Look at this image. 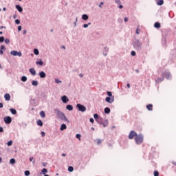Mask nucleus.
<instances>
[{"label": "nucleus", "instance_id": "obj_5", "mask_svg": "<svg viewBox=\"0 0 176 176\" xmlns=\"http://www.w3.org/2000/svg\"><path fill=\"white\" fill-rule=\"evenodd\" d=\"M138 134H137L136 132H135L134 131H131V132L129 133V135L128 136L129 140H133V138H135L137 137Z\"/></svg>", "mask_w": 176, "mask_h": 176}, {"label": "nucleus", "instance_id": "obj_14", "mask_svg": "<svg viewBox=\"0 0 176 176\" xmlns=\"http://www.w3.org/2000/svg\"><path fill=\"white\" fill-rule=\"evenodd\" d=\"M15 8L18 10V12H19V13H21V12H23V7L20 6V5H16Z\"/></svg>", "mask_w": 176, "mask_h": 176}, {"label": "nucleus", "instance_id": "obj_1", "mask_svg": "<svg viewBox=\"0 0 176 176\" xmlns=\"http://www.w3.org/2000/svg\"><path fill=\"white\" fill-rule=\"evenodd\" d=\"M54 111L56 113L58 118H60L61 120H63V122H67V123H69V120L68 118H67V116H65V114L63 113V111H60L58 109H54Z\"/></svg>", "mask_w": 176, "mask_h": 176}, {"label": "nucleus", "instance_id": "obj_42", "mask_svg": "<svg viewBox=\"0 0 176 176\" xmlns=\"http://www.w3.org/2000/svg\"><path fill=\"white\" fill-rule=\"evenodd\" d=\"M24 174H25V176H29L30 174V170H25Z\"/></svg>", "mask_w": 176, "mask_h": 176}, {"label": "nucleus", "instance_id": "obj_33", "mask_svg": "<svg viewBox=\"0 0 176 176\" xmlns=\"http://www.w3.org/2000/svg\"><path fill=\"white\" fill-rule=\"evenodd\" d=\"M32 86H38V82L36 81V80H33L32 82Z\"/></svg>", "mask_w": 176, "mask_h": 176}, {"label": "nucleus", "instance_id": "obj_9", "mask_svg": "<svg viewBox=\"0 0 176 176\" xmlns=\"http://www.w3.org/2000/svg\"><path fill=\"white\" fill-rule=\"evenodd\" d=\"M61 101L63 102V104H67L68 101H69V99L68 98V96L64 95L60 98Z\"/></svg>", "mask_w": 176, "mask_h": 176}, {"label": "nucleus", "instance_id": "obj_13", "mask_svg": "<svg viewBox=\"0 0 176 176\" xmlns=\"http://www.w3.org/2000/svg\"><path fill=\"white\" fill-rule=\"evenodd\" d=\"M109 50V48L108 47H104L103 49V54L107 56L108 55V52Z\"/></svg>", "mask_w": 176, "mask_h": 176}, {"label": "nucleus", "instance_id": "obj_7", "mask_svg": "<svg viewBox=\"0 0 176 176\" xmlns=\"http://www.w3.org/2000/svg\"><path fill=\"white\" fill-rule=\"evenodd\" d=\"M3 121L6 123V124H10L12 123V117L10 116L4 117Z\"/></svg>", "mask_w": 176, "mask_h": 176}, {"label": "nucleus", "instance_id": "obj_25", "mask_svg": "<svg viewBox=\"0 0 176 176\" xmlns=\"http://www.w3.org/2000/svg\"><path fill=\"white\" fill-rule=\"evenodd\" d=\"M154 27H155V28H160V27H161L160 23L155 22V24H154Z\"/></svg>", "mask_w": 176, "mask_h": 176}, {"label": "nucleus", "instance_id": "obj_39", "mask_svg": "<svg viewBox=\"0 0 176 176\" xmlns=\"http://www.w3.org/2000/svg\"><path fill=\"white\" fill-rule=\"evenodd\" d=\"M4 41L6 45H9V43H10V40L9 38H6Z\"/></svg>", "mask_w": 176, "mask_h": 176}, {"label": "nucleus", "instance_id": "obj_3", "mask_svg": "<svg viewBox=\"0 0 176 176\" xmlns=\"http://www.w3.org/2000/svg\"><path fill=\"white\" fill-rule=\"evenodd\" d=\"M135 142L137 145H141L144 142V135L140 133L135 138Z\"/></svg>", "mask_w": 176, "mask_h": 176}, {"label": "nucleus", "instance_id": "obj_43", "mask_svg": "<svg viewBox=\"0 0 176 176\" xmlns=\"http://www.w3.org/2000/svg\"><path fill=\"white\" fill-rule=\"evenodd\" d=\"M80 137H82V135H80V134L79 133L76 135V138H78L80 141Z\"/></svg>", "mask_w": 176, "mask_h": 176}, {"label": "nucleus", "instance_id": "obj_37", "mask_svg": "<svg viewBox=\"0 0 176 176\" xmlns=\"http://www.w3.org/2000/svg\"><path fill=\"white\" fill-rule=\"evenodd\" d=\"M41 173H42V174H43L44 175H46V173H47V169L43 168V169L41 170Z\"/></svg>", "mask_w": 176, "mask_h": 176}, {"label": "nucleus", "instance_id": "obj_16", "mask_svg": "<svg viewBox=\"0 0 176 176\" xmlns=\"http://www.w3.org/2000/svg\"><path fill=\"white\" fill-rule=\"evenodd\" d=\"M146 108L148 111H153V105H152L151 104H147Z\"/></svg>", "mask_w": 176, "mask_h": 176}, {"label": "nucleus", "instance_id": "obj_63", "mask_svg": "<svg viewBox=\"0 0 176 176\" xmlns=\"http://www.w3.org/2000/svg\"><path fill=\"white\" fill-rule=\"evenodd\" d=\"M79 76H80V78H83V74H80Z\"/></svg>", "mask_w": 176, "mask_h": 176}, {"label": "nucleus", "instance_id": "obj_60", "mask_svg": "<svg viewBox=\"0 0 176 176\" xmlns=\"http://www.w3.org/2000/svg\"><path fill=\"white\" fill-rule=\"evenodd\" d=\"M32 160H34V157H30V162H32Z\"/></svg>", "mask_w": 176, "mask_h": 176}, {"label": "nucleus", "instance_id": "obj_52", "mask_svg": "<svg viewBox=\"0 0 176 176\" xmlns=\"http://www.w3.org/2000/svg\"><path fill=\"white\" fill-rule=\"evenodd\" d=\"M102 5H104V2H101V3H100V5L98 6L99 8H102Z\"/></svg>", "mask_w": 176, "mask_h": 176}, {"label": "nucleus", "instance_id": "obj_45", "mask_svg": "<svg viewBox=\"0 0 176 176\" xmlns=\"http://www.w3.org/2000/svg\"><path fill=\"white\" fill-rule=\"evenodd\" d=\"M116 3H117V5H120V3H122V1H120V0H115Z\"/></svg>", "mask_w": 176, "mask_h": 176}, {"label": "nucleus", "instance_id": "obj_8", "mask_svg": "<svg viewBox=\"0 0 176 176\" xmlns=\"http://www.w3.org/2000/svg\"><path fill=\"white\" fill-rule=\"evenodd\" d=\"M10 54L11 56H18L19 57H21V56H23L21 52H17L16 50L11 51Z\"/></svg>", "mask_w": 176, "mask_h": 176}, {"label": "nucleus", "instance_id": "obj_64", "mask_svg": "<svg viewBox=\"0 0 176 176\" xmlns=\"http://www.w3.org/2000/svg\"><path fill=\"white\" fill-rule=\"evenodd\" d=\"M0 54L1 55L3 54V51H2V50H0Z\"/></svg>", "mask_w": 176, "mask_h": 176}, {"label": "nucleus", "instance_id": "obj_24", "mask_svg": "<svg viewBox=\"0 0 176 176\" xmlns=\"http://www.w3.org/2000/svg\"><path fill=\"white\" fill-rule=\"evenodd\" d=\"M10 111L12 115H16V113H17V111L15 109H10Z\"/></svg>", "mask_w": 176, "mask_h": 176}, {"label": "nucleus", "instance_id": "obj_40", "mask_svg": "<svg viewBox=\"0 0 176 176\" xmlns=\"http://www.w3.org/2000/svg\"><path fill=\"white\" fill-rule=\"evenodd\" d=\"M89 25H91V23H88V24H84L83 28H87Z\"/></svg>", "mask_w": 176, "mask_h": 176}, {"label": "nucleus", "instance_id": "obj_6", "mask_svg": "<svg viewBox=\"0 0 176 176\" xmlns=\"http://www.w3.org/2000/svg\"><path fill=\"white\" fill-rule=\"evenodd\" d=\"M162 76L163 78H166V79H171V73L170 72H164Z\"/></svg>", "mask_w": 176, "mask_h": 176}, {"label": "nucleus", "instance_id": "obj_57", "mask_svg": "<svg viewBox=\"0 0 176 176\" xmlns=\"http://www.w3.org/2000/svg\"><path fill=\"white\" fill-rule=\"evenodd\" d=\"M21 25H19V26H18V31L19 32H20V31H21Z\"/></svg>", "mask_w": 176, "mask_h": 176}, {"label": "nucleus", "instance_id": "obj_26", "mask_svg": "<svg viewBox=\"0 0 176 176\" xmlns=\"http://www.w3.org/2000/svg\"><path fill=\"white\" fill-rule=\"evenodd\" d=\"M94 118L95 120L97 122L100 117V116H98V114L95 113V114H94Z\"/></svg>", "mask_w": 176, "mask_h": 176}, {"label": "nucleus", "instance_id": "obj_48", "mask_svg": "<svg viewBox=\"0 0 176 176\" xmlns=\"http://www.w3.org/2000/svg\"><path fill=\"white\" fill-rule=\"evenodd\" d=\"M15 24H17V25L20 24V20L19 19H16L15 20Z\"/></svg>", "mask_w": 176, "mask_h": 176}, {"label": "nucleus", "instance_id": "obj_2", "mask_svg": "<svg viewBox=\"0 0 176 176\" xmlns=\"http://www.w3.org/2000/svg\"><path fill=\"white\" fill-rule=\"evenodd\" d=\"M132 45L135 50L140 51L141 49H142V42H141L139 39H135L133 41Z\"/></svg>", "mask_w": 176, "mask_h": 176}, {"label": "nucleus", "instance_id": "obj_11", "mask_svg": "<svg viewBox=\"0 0 176 176\" xmlns=\"http://www.w3.org/2000/svg\"><path fill=\"white\" fill-rule=\"evenodd\" d=\"M38 76L41 79H45V78H46V73H45V72H41L38 73Z\"/></svg>", "mask_w": 176, "mask_h": 176}, {"label": "nucleus", "instance_id": "obj_38", "mask_svg": "<svg viewBox=\"0 0 176 176\" xmlns=\"http://www.w3.org/2000/svg\"><path fill=\"white\" fill-rule=\"evenodd\" d=\"M97 145H100L101 144V142H102V140L101 139H97Z\"/></svg>", "mask_w": 176, "mask_h": 176}, {"label": "nucleus", "instance_id": "obj_46", "mask_svg": "<svg viewBox=\"0 0 176 176\" xmlns=\"http://www.w3.org/2000/svg\"><path fill=\"white\" fill-rule=\"evenodd\" d=\"M55 82L56 83H61V80H60L58 78L55 79Z\"/></svg>", "mask_w": 176, "mask_h": 176}, {"label": "nucleus", "instance_id": "obj_10", "mask_svg": "<svg viewBox=\"0 0 176 176\" xmlns=\"http://www.w3.org/2000/svg\"><path fill=\"white\" fill-rule=\"evenodd\" d=\"M105 101H106V102H109V104H112V102H113V101H115V98H113V96H112V98L107 97L105 98Z\"/></svg>", "mask_w": 176, "mask_h": 176}, {"label": "nucleus", "instance_id": "obj_47", "mask_svg": "<svg viewBox=\"0 0 176 176\" xmlns=\"http://www.w3.org/2000/svg\"><path fill=\"white\" fill-rule=\"evenodd\" d=\"M107 96H109V97H111L112 98V92L107 91Z\"/></svg>", "mask_w": 176, "mask_h": 176}, {"label": "nucleus", "instance_id": "obj_44", "mask_svg": "<svg viewBox=\"0 0 176 176\" xmlns=\"http://www.w3.org/2000/svg\"><path fill=\"white\" fill-rule=\"evenodd\" d=\"M153 174H154V176H159V171L155 170Z\"/></svg>", "mask_w": 176, "mask_h": 176}, {"label": "nucleus", "instance_id": "obj_19", "mask_svg": "<svg viewBox=\"0 0 176 176\" xmlns=\"http://www.w3.org/2000/svg\"><path fill=\"white\" fill-rule=\"evenodd\" d=\"M164 80V77L162 76V78H158L157 80H155L156 83H160Z\"/></svg>", "mask_w": 176, "mask_h": 176}, {"label": "nucleus", "instance_id": "obj_29", "mask_svg": "<svg viewBox=\"0 0 176 176\" xmlns=\"http://www.w3.org/2000/svg\"><path fill=\"white\" fill-rule=\"evenodd\" d=\"M10 164H16V160L14 158H11L10 160Z\"/></svg>", "mask_w": 176, "mask_h": 176}, {"label": "nucleus", "instance_id": "obj_18", "mask_svg": "<svg viewBox=\"0 0 176 176\" xmlns=\"http://www.w3.org/2000/svg\"><path fill=\"white\" fill-rule=\"evenodd\" d=\"M66 109H67V111H73L74 110V107L71 104H67L66 106Z\"/></svg>", "mask_w": 176, "mask_h": 176}, {"label": "nucleus", "instance_id": "obj_58", "mask_svg": "<svg viewBox=\"0 0 176 176\" xmlns=\"http://www.w3.org/2000/svg\"><path fill=\"white\" fill-rule=\"evenodd\" d=\"M25 34H27V30H23V34L25 35Z\"/></svg>", "mask_w": 176, "mask_h": 176}, {"label": "nucleus", "instance_id": "obj_4", "mask_svg": "<svg viewBox=\"0 0 176 176\" xmlns=\"http://www.w3.org/2000/svg\"><path fill=\"white\" fill-rule=\"evenodd\" d=\"M76 107L78 109V111H80V112H86V107H85L82 104H80V103L76 104Z\"/></svg>", "mask_w": 176, "mask_h": 176}, {"label": "nucleus", "instance_id": "obj_31", "mask_svg": "<svg viewBox=\"0 0 176 176\" xmlns=\"http://www.w3.org/2000/svg\"><path fill=\"white\" fill-rule=\"evenodd\" d=\"M21 80L22 82H27V76H23L21 77Z\"/></svg>", "mask_w": 176, "mask_h": 176}, {"label": "nucleus", "instance_id": "obj_54", "mask_svg": "<svg viewBox=\"0 0 176 176\" xmlns=\"http://www.w3.org/2000/svg\"><path fill=\"white\" fill-rule=\"evenodd\" d=\"M45 135H46V133L43 131L41 132V136L42 137H45Z\"/></svg>", "mask_w": 176, "mask_h": 176}, {"label": "nucleus", "instance_id": "obj_61", "mask_svg": "<svg viewBox=\"0 0 176 176\" xmlns=\"http://www.w3.org/2000/svg\"><path fill=\"white\" fill-rule=\"evenodd\" d=\"M118 8H119V9H123V6H122V5H120V6H118Z\"/></svg>", "mask_w": 176, "mask_h": 176}, {"label": "nucleus", "instance_id": "obj_28", "mask_svg": "<svg viewBox=\"0 0 176 176\" xmlns=\"http://www.w3.org/2000/svg\"><path fill=\"white\" fill-rule=\"evenodd\" d=\"M163 3H164V1L160 0L157 1V5H158V6H162V5H163Z\"/></svg>", "mask_w": 176, "mask_h": 176}, {"label": "nucleus", "instance_id": "obj_30", "mask_svg": "<svg viewBox=\"0 0 176 176\" xmlns=\"http://www.w3.org/2000/svg\"><path fill=\"white\" fill-rule=\"evenodd\" d=\"M99 124H102V122H104L102 118L100 117L97 121Z\"/></svg>", "mask_w": 176, "mask_h": 176}, {"label": "nucleus", "instance_id": "obj_36", "mask_svg": "<svg viewBox=\"0 0 176 176\" xmlns=\"http://www.w3.org/2000/svg\"><path fill=\"white\" fill-rule=\"evenodd\" d=\"M68 171L69 173H72V171H74V167L73 166H69L68 167Z\"/></svg>", "mask_w": 176, "mask_h": 176}, {"label": "nucleus", "instance_id": "obj_22", "mask_svg": "<svg viewBox=\"0 0 176 176\" xmlns=\"http://www.w3.org/2000/svg\"><path fill=\"white\" fill-rule=\"evenodd\" d=\"M36 65H43V61H42V59H40L39 60L36 61Z\"/></svg>", "mask_w": 176, "mask_h": 176}, {"label": "nucleus", "instance_id": "obj_51", "mask_svg": "<svg viewBox=\"0 0 176 176\" xmlns=\"http://www.w3.org/2000/svg\"><path fill=\"white\" fill-rule=\"evenodd\" d=\"M124 21H125V23H127V21H129V18L128 17H124Z\"/></svg>", "mask_w": 176, "mask_h": 176}, {"label": "nucleus", "instance_id": "obj_15", "mask_svg": "<svg viewBox=\"0 0 176 176\" xmlns=\"http://www.w3.org/2000/svg\"><path fill=\"white\" fill-rule=\"evenodd\" d=\"M64 130H67V125L65 124H62L60 125V131H64Z\"/></svg>", "mask_w": 176, "mask_h": 176}, {"label": "nucleus", "instance_id": "obj_23", "mask_svg": "<svg viewBox=\"0 0 176 176\" xmlns=\"http://www.w3.org/2000/svg\"><path fill=\"white\" fill-rule=\"evenodd\" d=\"M104 113H111V109H109V107L104 108Z\"/></svg>", "mask_w": 176, "mask_h": 176}, {"label": "nucleus", "instance_id": "obj_49", "mask_svg": "<svg viewBox=\"0 0 176 176\" xmlns=\"http://www.w3.org/2000/svg\"><path fill=\"white\" fill-rule=\"evenodd\" d=\"M131 56H135L136 53L135 52V51H131Z\"/></svg>", "mask_w": 176, "mask_h": 176}, {"label": "nucleus", "instance_id": "obj_59", "mask_svg": "<svg viewBox=\"0 0 176 176\" xmlns=\"http://www.w3.org/2000/svg\"><path fill=\"white\" fill-rule=\"evenodd\" d=\"M13 19H17V15H16V14H14V15H13Z\"/></svg>", "mask_w": 176, "mask_h": 176}, {"label": "nucleus", "instance_id": "obj_34", "mask_svg": "<svg viewBox=\"0 0 176 176\" xmlns=\"http://www.w3.org/2000/svg\"><path fill=\"white\" fill-rule=\"evenodd\" d=\"M103 125V127H107L108 126V120H106L104 122H103L102 124H100Z\"/></svg>", "mask_w": 176, "mask_h": 176}, {"label": "nucleus", "instance_id": "obj_17", "mask_svg": "<svg viewBox=\"0 0 176 176\" xmlns=\"http://www.w3.org/2000/svg\"><path fill=\"white\" fill-rule=\"evenodd\" d=\"M4 98L6 101H9L10 100V95L9 94H6L4 95Z\"/></svg>", "mask_w": 176, "mask_h": 176}, {"label": "nucleus", "instance_id": "obj_50", "mask_svg": "<svg viewBox=\"0 0 176 176\" xmlns=\"http://www.w3.org/2000/svg\"><path fill=\"white\" fill-rule=\"evenodd\" d=\"M76 23H78V18H76V21L74 23V27H76Z\"/></svg>", "mask_w": 176, "mask_h": 176}, {"label": "nucleus", "instance_id": "obj_27", "mask_svg": "<svg viewBox=\"0 0 176 176\" xmlns=\"http://www.w3.org/2000/svg\"><path fill=\"white\" fill-rule=\"evenodd\" d=\"M40 116H41V118H45V117L46 116V113H45L44 111H41L40 112Z\"/></svg>", "mask_w": 176, "mask_h": 176}, {"label": "nucleus", "instance_id": "obj_53", "mask_svg": "<svg viewBox=\"0 0 176 176\" xmlns=\"http://www.w3.org/2000/svg\"><path fill=\"white\" fill-rule=\"evenodd\" d=\"M89 122H91V123H94V119H93V118H90L89 119Z\"/></svg>", "mask_w": 176, "mask_h": 176}, {"label": "nucleus", "instance_id": "obj_20", "mask_svg": "<svg viewBox=\"0 0 176 176\" xmlns=\"http://www.w3.org/2000/svg\"><path fill=\"white\" fill-rule=\"evenodd\" d=\"M82 20H89V15L86 14H84L82 15Z\"/></svg>", "mask_w": 176, "mask_h": 176}, {"label": "nucleus", "instance_id": "obj_32", "mask_svg": "<svg viewBox=\"0 0 176 176\" xmlns=\"http://www.w3.org/2000/svg\"><path fill=\"white\" fill-rule=\"evenodd\" d=\"M34 53L36 56H38L39 54V50H38V49L35 48L34 50Z\"/></svg>", "mask_w": 176, "mask_h": 176}, {"label": "nucleus", "instance_id": "obj_55", "mask_svg": "<svg viewBox=\"0 0 176 176\" xmlns=\"http://www.w3.org/2000/svg\"><path fill=\"white\" fill-rule=\"evenodd\" d=\"M6 48H5V45H1V50H5Z\"/></svg>", "mask_w": 176, "mask_h": 176}, {"label": "nucleus", "instance_id": "obj_41", "mask_svg": "<svg viewBox=\"0 0 176 176\" xmlns=\"http://www.w3.org/2000/svg\"><path fill=\"white\" fill-rule=\"evenodd\" d=\"M5 41V37L3 36H1L0 37V43H2V42Z\"/></svg>", "mask_w": 176, "mask_h": 176}, {"label": "nucleus", "instance_id": "obj_62", "mask_svg": "<svg viewBox=\"0 0 176 176\" xmlns=\"http://www.w3.org/2000/svg\"><path fill=\"white\" fill-rule=\"evenodd\" d=\"M0 108H3V103H0Z\"/></svg>", "mask_w": 176, "mask_h": 176}, {"label": "nucleus", "instance_id": "obj_35", "mask_svg": "<svg viewBox=\"0 0 176 176\" xmlns=\"http://www.w3.org/2000/svg\"><path fill=\"white\" fill-rule=\"evenodd\" d=\"M7 145L8 146H12V145H13V141H12V140L8 141L7 143Z\"/></svg>", "mask_w": 176, "mask_h": 176}, {"label": "nucleus", "instance_id": "obj_21", "mask_svg": "<svg viewBox=\"0 0 176 176\" xmlns=\"http://www.w3.org/2000/svg\"><path fill=\"white\" fill-rule=\"evenodd\" d=\"M37 125L40 126L41 127H42V126H43V122H42V120H38L36 121Z\"/></svg>", "mask_w": 176, "mask_h": 176}, {"label": "nucleus", "instance_id": "obj_12", "mask_svg": "<svg viewBox=\"0 0 176 176\" xmlns=\"http://www.w3.org/2000/svg\"><path fill=\"white\" fill-rule=\"evenodd\" d=\"M29 72H30L31 75H32V76H35V75H36V71L34 68H30Z\"/></svg>", "mask_w": 176, "mask_h": 176}, {"label": "nucleus", "instance_id": "obj_56", "mask_svg": "<svg viewBox=\"0 0 176 176\" xmlns=\"http://www.w3.org/2000/svg\"><path fill=\"white\" fill-rule=\"evenodd\" d=\"M0 133H3V128L0 126Z\"/></svg>", "mask_w": 176, "mask_h": 176}]
</instances>
